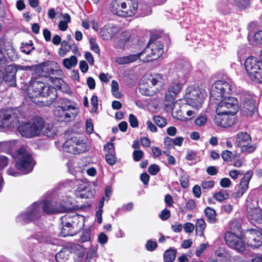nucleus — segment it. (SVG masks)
Instances as JSON below:
<instances>
[{
    "mask_svg": "<svg viewBox=\"0 0 262 262\" xmlns=\"http://www.w3.org/2000/svg\"><path fill=\"white\" fill-rule=\"evenodd\" d=\"M251 138L247 133L241 132L236 136V144L240 148L247 143H251Z\"/></svg>",
    "mask_w": 262,
    "mask_h": 262,
    "instance_id": "obj_25",
    "label": "nucleus"
},
{
    "mask_svg": "<svg viewBox=\"0 0 262 262\" xmlns=\"http://www.w3.org/2000/svg\"><path fill=\"white\" fill-rule=\"evenodd\" d=\"M129 122L130 125L133 127H137L138 126V121L137 117L133 114H130L129 116Z\"/></svg>",
    "mask_w": 262,
    "mask_h": 262,
    "instance_id": "obj_49",
    "label": "nucleus"
},
{
    "mask_svg": "<svg viewBox=\"0 0 262 262\" xmlns=\"http://www.w3.org/2000/svg\"><path fill=\"white\" fill-rule=\"evenodd\" d=\"M245 67L249 79L258 84L262 83V61L250 56L245 61Z\"/></svg>",
    "mask_w": 262,
    "mask_h": 262,
    "instance_id": "obj_7",
    "label": "nucleus"
},
{
    "mask_svg": "<svg viewBox=\"0 0 262 262\" xmlns=\"http://www.w3.org/2000/svg\"><path fill=\"white\" fill-rule=\"evenodd\" d=\"M157 247V244L155 241L149 240L146 244V248L147 250L152 251Z\"/></svg>",
    "mask_w": 262,
    "mask_h": 262,
    "instance_id": "obj_53",
    "label": "nucleus"
},
{
    "mask_svg": "<svg viewBox=\"0 0 262 262\" xmlns=\"http://www.w3.org/2000/svg\"><path fill=\"white\" fill-rule=\"evenodd\" d=\"M208 245L207 244H202L196 249L195 251L196 256L199 257L207 248Z\"/></svg>",
    "mask_w": 262,
    "mask_h": 262,
    "instance_id": "obj_50",
    "label": "nucleus"
},
{
    "mask_svg": "<svg viewBox=\"0 0 262 262\" xmlns=\"http://www.w3.org/2000/svg\"><path fill=\"white\" fill-rule=\"evenodd\" d=\"M63 148L67 152L77 154L86 151L88 147L83 140L76 137L68 139L63 145Z\"/></svg>",
    "mask_w": 262,
    "mask_h": 262,
    "instance_id": "obj_11",
    "label": "nucleus"
},
{
    "mask_svg": "<svg viewBox=\"0 0 262 262\" xmlns=\"http://www.w3.org/2000/svg\"><path fill=\"white\" fill-rule=\"evenodd\" d=\"M182 82L179 80H175L170 83L168 91L171 96H176L180 92L182 88Z\"/></svg>",
    "mask_w": 262,
    "mask_h": 262,
    "instance_id": "obj_26",
    "label": "nucleus"
},
{
    "mask_svg": "<svg viewBox=\"0 0 262 262\" xmlns=\"http://www.w3.org/2000/svg\"><path fill=\"white\" fill-rule=\"evenodd\" d=\"M154 46H151V49L147 45L145 49L136 54H132L128 56L118 57L116 59V62L120 64H128L134 62L142 57L141 60L144 62H148L152 60L157 59L155 57L152 50L154 49Z\"/></svg>",
    "mask_w": 262,
    "mask_h": 262,
    "instance_id": "obj_9",
    "label": "nucleus"
},
{
    "mask_svg": "<svg viewBox=\"0 0 262 262\" xmlns=\"http://www.w3.org/2000/svg\"><path fill=\"white\" fill-rule=\"evenodd\" d=\"M204 212L209 223L214 224L217 222L216 213L214 209L207 207L205 209Z\"/></svg>",
    "mask_w": 262,
    "mask_h": 262,
    "instance_id": "obj_28",
    "label": "nucleus"
},
{
    "mask_svg": "<svg viewBox=\"0 0 262 262\" xmlns=\"http://www.w3.org/2000/svg\"><path fill=\"white\" fill-rule=\"evenodd\" d=\"M204 98V93L198 87L190 86L185 91V99L187 104L196 110L202 106Z\"/></svg>",
    "mask_w": 262,
    "mask_h": 262,
    "instance_id": "obj_10",
    "label": "nucleus"
},
{
    "mask_svg": "<svg viewBox=\"0 0 262 262\" xmlns=\"http://www.w3.org/2000/svg\"><path fill=\"white\" fill-rule=\"evenodd\" d=\"M256 148L255 144L247 143L241 147V151L243 153L250 154L254 151Z\"/></svg>",
    "mask_w": 262,
    "mask_h": 262,
    "instance_id": "obj_37",
    "label": "nucleus"
},
{
    "mask_svg": "<svg viewBox=\"0 0 262 262\" xmlns=\"http://www.w3.org/2000/svg\"><path fill=\"white\" fill-rule=\"evenodd\" d=\"M44 126L43 121L39 118H35L31 122L20 124L18 130L23 137L31 138L39 136Z\"/></svg>",
    "mask_w": 262,
    "mask_h": 262,
    "instance_id": "obj_8",
    "label": "nucleus"
},
{
    "mask_svg": "<svg viewBox=\"0 0 262 262\" xmlns=\"http://www.w3.org/2000/svg\"><path fill=\"white\" fill-rule=\"evenodd\" d=\"M214 182L213 181H204L202 183L203 189L208 190L214 186Z\"/></svg>",
    "mask_w": 262,
    "mask_h": 262,
    "instance_id": "obj_57",
    "label": "nucleus"
},
{
    "mask_svg": "<svg viewBox=\"0 0 262 262\" xmlns=\"http://www.w3.org/2000/svg\"><path fill=\"white\" fill-rule=\"evenodd\" d=\"M160 218L162 220H166L168 219L170 216V211L167 209H164L161 212L160 215Z\"/></svg>",
    "mask_w": 262,
    "mask_h": 262,
    "instance_id": "obj_60",
    "label": "nucleus"
},
{
    "mask_svg": "<svg viewBox=\"0 0 262 262\" xmlns=\"http://www.w3.org/2000/svg\"><path fill=\"white\" fill-rule=\"evenodd\" d=\"M126 0H112L110 4V11L114 14L121 16Z\"/></svg>",
    "mask_w": 262,
    "mask_h": 262,
    "instance_id": "obj_22",
    "label": "nucleus"
},
{
    "mask_svg": "<svg viewBox=\"0 0 262 262\" xmlns=\"http://www.w3.org/2000/svg\"><path fill=\"white\" fill-rule=\"evenodd\" d=\"M183 228L186 233H191L193 231L194 226L192 223L188 222L184 224Z\"/></svg>",
    "mask_w": 262,
    "mask_h": 262,
    "instance_id": "obj_58",
    "label": "nucleus"
},
{
    "mask_svg": "<svg viewBox=\"0 0 262 262\" xmlns=\"http://www.w3.org/2000/svg\"><path fill=\"white\" fill-rule=\"evenodd\" d=\"M195 207V202L192 199L189 200L186 203V207L189 210H193Z\"/></svg>",
    "mask_w": 262,
    "mask_h": 262,
    "instance_id": "obj_64",
    "label": "nucleus"
},
{
    "mask_svg": "<svg viewBox=\"0 0 262 262\" xmlns=\"http://www.w3.org/2000/svg\"><path fill=\"white\" fill-rule=\"evenodd\" d=\"M233 86L230 80H221L215 81L211 86L210 97L214 100H221L216 111L220 113H230L232 116L238 110V102L236 98L228 96Z\"/></svg>",
    "mask_w": 262,
    "mask_h": 262,
    "instance_id": "obj_1",
    "label": "nucleus"
},
{
    "mask_svg": "<svg viewBox=\"0 0 262 262\" xmlns=\"http://www.w3.org/2000/svg\"><path fill=\"white\" fill-rule=\"evenodd\" d=\"M254 40L256 43H262V30L256 32L254 35Z\"/></svg>",
    "mask_w": 262,
    "mask_h": 262,
    "instance_id": "obj_52",
    "label": "nucleus"
},
{
    "mask_svg": "<svg viewBox=\"0 0 262 262\" xmlns=\"http://www.w3.org/2000/svg\"><path fill=\"white\" fill-rule=\"evenodd\" d=\"M41 209L47 214L64 212L67 211L64 206L50 201L34 203L30 206L27 213L21 214L18 216V221L27 223L38 218L40 216Z\"/></svg>",
    "mask_w": 262,
    "mask_h": 262,
    "instance_id": "obj_2",
    "label": "nucleus"
},
{
    "mask_svg": "<svg viewBox=\"0 0 262 262\" xmlns=\"http://www.w3.org/2000/svg\"><path fill=\"white\" fill-rule=\"evenodd\" d=\"M42 71L43 72L46 73L43 76L46 77L49 76L50 81L56 85L58 86V85H60L61 82H63L61 79L63 73L61 70L58 68L54 69L49 66H44L42 68Z\"/></svg>",
    "mask_w": 262,
    "mask_h": 262,
    "instance_id": "obj_15",
    "label": "nucleus"
},
{
    "mask_svg": "<svg viewBox=\"0 0 262 262\" xmlns=\"http://www.w3.org/2000/svg\"><path fill=\"white\" fill-rule=\"evenodd\" d=\"M92 111L96 112L98 108V98L96 95H93L91 100Z\"/></svg>",
    "mask_w": 262,
    "mask_h": 262,
    "instance_id": "obj_51",
    "label": "nucleus"
},
{
    "mask_svg": "<svg viewBox=\"0 0 262 262\" xmlns=\"http://www.w3.org/2000/svg\"><path fill=\"white\" fill-rule=\"evenodd\" d=\"M220 184L223 188H227L231 185V181L229 178H224L221 180Z\"/></svg>",
    "mask_w": 262,
    "mask_h": 262,
    "instance_id": "obj_55",
    "label": "nucleus"
},
{
    "mask_svg": "<svg viewBox=\"0 0 262 262\" xmlns=\"http://www.w3.org/2000/svg\"><path fill=\"white\" fill-rule=\"evenodd\" d=\"M252 171H248L246 172L239 183L237 191L233 194L234 198L237 199L242 197L244 193L248 190L249 183L252 178Z\"/></svg>",
    "mask_w": 262,
    "mask_h": 262,
    "instance_id": "obj_18",
    "label": "nucleus"
},
{
    "mask_svg": "<svg viewBox=\"0 0 262 262\" xmlns=\"http://www.w3.org/2000/svg\"><path fill=\"white\" fill-rule=\"evenodd\" d=\"M226 244L238 252H242L245 249V245L242 239L230 232H227L224 235Z\"/></svg>",
    "mask_w": 262,
    "mask_h": 262,
    "instance_id": "obj_13",
    "label": "nucleus"
},
{
    "mask_svg": "<svg viewBox=\"0 0 262 262\" xmlns=\"http://www.w3.org/2000/svg\"><path fill=\"white\" fill-rule=\"evenodd\" d=\"M163 83L164 79L162 75H149L143 77L139 89L141 93L149 95L150 91L153 93L159 92L162 89Z\"/></svg>",
    "mask_w": 262,
    "mask_h": 262,
    "instance_id": "obj_6",
    "label": "nucleus"
},
{
    "mask_svg": "<svg viewBox=\"0 0 262 262\" xmlns=\"http://www.w3.org/2000/svg\"><path fill=\"white\" fill-rule=\"evenodd\" d=\"M28 94L32 99L39 97H50V100L53 102L56 97V91L53 86L36 81L29 86Z\"/></svg>",
    "mask_w": 262,
    "mask_h": 262,
    "instance_id": "obj_4",
    "label": "nucleus"
},
{
    "mask_svg": "<svg viewBox=\"0 0 262 262\" xmlns=\"http://www.w3.org/2000/svg\"><path fill=\"white\" fill-rule=\"evenodd\" d=\"M192 192H193L194 195L196 198H200V196L201 195V187L199 185H195L193 187Z\"/></svg>",
    "mask_w": 262,
    "mask_h": 262,
    "instance_id": "obj_63",
    "label": "nucleus"
},
{
    "mask_svg": "<svg viewBox=\"0 0 262 262\" xmlns=\"http://www.w3.org/2000/svg\"><path fill=\"white\" fill-rule=\"evenodd\" d=\"M177 250L174 249L167 250L164 254L165 262H173L176 258Z\"/></svg>",
    "mask_w": 262,
    "mask_h": 262,
    "instance_id": "obj_32",
    "label": "nucleus"
},
{
    "mask_svg": "<svg viewBox=\"0 0 262 262\" xmlns=\"http://www.w3.org/2000/svg\"><path fill=\"white\" fill-rule=\"evenodd\" d=\"M89 42L91 45V50L96 53H99L100 52V50L96 40L94 38H91L89 40Z\"/></svg>",
    "mask_w": 262,
    "mask_h": 262,
    "instance_id": "obj_48",
    "label": "nucleus"
},
{
    "mask_svg": "<svg viewBox=\"0 0 262 262\" xmlns=\"http://www.w3.org/2000/svg\"><path fill=\"white\" fill-rule=\"evenodd\" d=\"M222 157L225 162H231L233 160H235L237 158V154H233L231 151L225 150L222 152Z\"/></svg>",
    "mask_w": 262,
    "mask_h": 262,
    "instance_id": "obj_36",
    "label": "nucleus"
},
{
    "mask_svg": "<svg viewBox=\"0 0 262 262\" xmlns=\"http://www.w3.org/2000/svg\"><path fill=\"white\" fill-rule=\"evenodd\" d=\"M206 224L203 219H198L195 224L196 234L200 237L204 236V231L206 228Z\"/></svg>",
    "mask_w": 262,
    "mask_h": 262,
    "instance_id": "obj_30",
    "label": "nucleus"
},
{
    "mask_svg": "<svg viewBox=\"0 0 262 262\" xmlns=\"http://www.w3.org/2000/svg\"><path fill=\"white\" fill-rule=\"evenodd\" d=\"M71 219V215L70 214H67L62 217H61V221L62 225V229L61 232V235L62 236H72L75 233L72 230L74 229L71 224V222L70 221H67Z\"/></svg>",
    "mask_w": 262,
    "mask_h": 262,
    "instance_id": "obj_19",
    "label": "nucleus"
},
{
    "mask_svg": "<svg viewBox=\"0 0 262 262\" xmlns=\"http://www.w3.org/2000/svg\"><path fill=\"white\" fill-rule=\"evenodd\" d=\"M14 158L16 167L24 173H28L33 169L35 162L28 147L21 146L15 152Z\"/></svg>",
    "mask_w": 262,
    "mask_h": 262,
    "instance_id": "obj_5",
    "label": "nucleus"
},
{
    "mask_svg": "<svg viewBox=\"0 0 262 262\" xmlns=\"http://www.w3.org/2000/svg\"><path fill=\"white\" fill-rule=\"evenodd\" d=\"M216 115L215 116L214 121L218 126L223 127L231 126L234 124L233 116L230 113H220L216 111Z\"/></svg>",
    "mask_w": 262,
    "mask_h": 262,
    "instance_id": "obj_17",
    "label": "nucleus"
},
{
    "mask_svg": "<svg viewBox=\"0 0 262 262\" xmlns=\"http://www.w3.org/2000/svg\"><path fill=\"white\" fill-rule=\"evenodd\" d=\"M105 159L106 162L110 165H113L116 163V158L115 157V155L113 152H110L106 154L105 156Z\"/></svg>",
    "mask_w": 262,
    "mask_h": 262,
    "instance_id": "obj_45",
    "label": "nucleus"
},
{
    "mask_svg": "<svg viewBox=\"0 0 262 262\" xmlns=\"http://www.w3.org/2000/svg\"><path fill=\"white\" fill-rule=\"evenodd\" d=\"M144 153L141 150H135L133 153V159L135 161L138 162L143 157Z\"/></svg>",
    "mask_w": 262,
    "mask_h": 262,
    "instance_id": "obj_47",
    "label": "nucleus"
},
{
    "mask_svg": "<svg viewBox=\"0 0 262 262\" xmlns=\"http://www.w3.org/2000/svg\"><path fill=\"white\" fill-rule=\"evenodd\" d=\"M126 6L124 7L121 17H131L137 12L138 3L136 0H126Z\"/></svg>",
    "mask_w": 262,
    "mask_h": 262,
    "instance_id": "obj_21",
    "label": "nucleus"
},
{
    "mask_svg": "<svg viewBox=\"0 0 262 262\" xmlns=\"http://www.w3.org/2000/svg\"><path fill=\"white\" fill-rule=\"evenodd\" d=\"M188 73L189 68L188 65L186 64L182 67L179 66L177 67L173 76L175 78L178 79V80L182 82L187 77Z\"/></svg>",
    "mask_w": 262,
    "mask_h": 262,
    "instance_id": "obj_24",
    "label": "nucleus"
},
{
    "mask_svg": "<svg viewBox=\"0 0 262 262\" xmlns=\"http://www.w3.org/2000/svg\"><path fill=\"white\" fill-rule=\"evenodd\" d=\"M112 92L113 95L117 98L121 97V94L119 92V84L118 83L115 81H112Z\"/></svg>",
    "mask_w": 262,
    "mask_h": 262,
    "instance_id": "obj_42",
    "label": "nucleus"
},
{
    "mask_svg": "<svg viewBox=\"0 0 262 262\" xmlns=\"http://www.w3.org/2000/svg\"><path fill=\"white\" fill-rule=\"evenodd\" d=\"M69 251L64 249L60 251L56 254L55 257L58 262H64V260L68 259Z\"/></svg>",
    "mask_w": 262,
    "mask_h": 262,
    "instance_id": "obj_41",
    "label": "nucleus"
},
{
    "mask_svg": "<svg viewBox=\"0 0 262 262\" xmlns=\"http://www.w3.org/2000/svg\"><path fill=\"white\" fill-rule=\"evenodd\" d=\"M91 238L90 232L88 231H85L82 232L80 240L82 242L89 241Z\"/></svg>",
    "mask_w": 262,
    "mask_h": 262,
    "instance_id": "obj_61",
    "label": "nucleus"
},
{
    "mask_svg": "<svg viewBox=\"0 0 262 262\" xmlns=\"http://www.w3.org/2000/svg\"><path fill=\"white\" fill-rule=\"evenodd\" d=\"M6 70L7 72L10 71V74L4 77V79L5 81H10L12 82L14 81L15 70L13 67L12 66H9L7 67Z\"/></svg>",
    "mask_w": 262,
    "mask_h": 262,
    "instance_id": "obj_40",
    "label": "nucleus"
},
{
    "mask_svg": "<svg viewBox=\"0 0 262 262\" xmlns=\"http://www.w3.org/2000/svg\"><path fill=\"white\" fill-rule=\"evenodd\" d=\"M71 49V46L68 43V41L63 40L61 42L60 48L59 49L58 54L61 56H64L67 53H68Z\"/></svg>",
    "mask_w": 262,
    "mask_h": 262,
    "instance_id": "obj_33",
    "label": "nucleus"
},
{
    "mask_svg": "<svg viewBox=\"0 0 262 262\" xmlns=\"http://www.w3.org/2000/svg\"><path fill=\"white\" fill-rule=\"evenodd\" d=\"M98 240L101 245H104L107 243L108 237L104 233H101L98 236Z\"/></svg>",
    "mask_w": 262,
    "mask_h": 262,
    "instance_id": "obj_62",
    "label": "nucleus"
},
{
    "mask_svg": "<svg viewBox=\"0 0 262 262\" xmlns=\"http://www.w3.org/2000/svg\"><path fill=\"white\" fill-rule=\"evenodd\" d=\"M8 163V159L6 156L0 155V169L4 168Z\"/></svg>",
    "mask_w": 262,
    "mask_h": 262,
    "instance_id": "obj_56",
    "label": "nucleus"
},
{
    "mask_svg": "<svg viewBox=\"0 0 262 262\" xmlns=\"http://www.w3.org/2000/svg\"><path fill=\"white\" fill-rule=\"evenodd\" d=\"M242 111L246 116H252L257 112V105L253 96L245 95L242 98Z\"/></svg>",
    "mask_w": 262,
    "mask_h": 262,
    "instance_id": "obj_14",
    "label": "nucleus"
},
{
    "mask_svg": "<svg viewBox=\"0 0 262 262\" xmlns=\"http://www.w3.org/2000/svg\"><path fill=\"white\" fill-rule=\"evenodd\" d=\"M70 215H71V219L67 220V221H71L72 226L74 229L78 226L80 222H82L83 221V216H82L78 214H75L73 215H71V214Z\"/></svg>",
    "mask_w": 262,
    "mask_h": 262,
    "instance_id": "obj_38",
    "label": "nucleus"
},
{
    "mask_svg": "<svg viewBox=\"0 0 262 262\" xmlns=\"http://www.w3.org/2000/svg\"><path fill=\"white\" fill-rule=\"evenodd\" d=\"M119 32V28L114 26L107 25L101 30L100 35L104 40H110Z\"/></svg>",
    "mask_w": 262,
    "mask_h": 262,
    "instance_id": "obj_20",
    "label": "nucleus"
},
{
    "mask_svg": "<svg viewBox=\"0 0 262 262\" xmlns=\"http://www.w3.org/2000/svg\"><path fill=\"white\" fill-rule=\"evenodd\" d=\"M18 123V118L11 109L0 110V127L12 128Z\"/></svg>",
    "mask_w": 262,
    "mask_h": 262,
    "instance_id": "obj_12",
    "label": "nucleus"
},
{
    "mask_svg": "<svg viewBox=\"0 0 262 262\" xmlns=\"http://www.w3.org/2000/svg\"><path fill=\"white\" fill-rule=\"evenodd\" d=\"M235 5L239 9L247 8L249 4V0H233Z\"/></svg>",
    "mask_w": 262,
    "mask_h": 262,
    "instance_id": "obj_46",
    "label": "nucleus"
},
{
    "mask_svg": "<svg viewBox=\"0 0 262 262\" xmlns=\"http://www.w3.org/2000/svg\"><path fill=\"white\" fill-rule=\"evenodd\" d=\"M58 104L55 115L59 121L69 122L76 118L79 111L75 103L68 99H61Z\"/></svg>",
    "mask_w": 262,
    "mask_h": 262,
    "instance_id": "obj_3",
    "label": "nucleus"
},
{
    "mask_svg": "<svg viewBox=\"0 0 262 262\" xmlns=\"http://www.w3.org/2000/svg\"><path fill=\"white\" fill-rule=\"evenodd\" d=\"M248 218L253 224L262 223V210L255 208L248 211Z\"/></svg>",
    "mask_w": 262,
    "mask_h": 262,
    "instance_id": "obj_23",
    "label": "nucleus"
},
{
    "mask_svg": "<svg viewBox=\"0 0 262 262\" xmlns=\"http://www.w3.org/2000/svg\"><path fill=\"white\" fill-rule=\"evenodd\" d=\"M153 120H154V122L158 126H159L160 127H164L167 124L166 119L163 117L159 116H154L153 117Z\"/></svg>",
    "mask_w": 262,
    "mask_h": 262,
    "instance_id": "obj_43",
    "label": "nucleus"
},
{
    "mask_svg": "<svg viewBox=\"0 0 262 262\" xmlns=\"http://www.w3.org/2000/svg\"><path fill=\"white\" fill-rule=\"evenodd\" d=\"M43 128L44 129L42 131V133L48 137L52 138L56 134V129L51 123L44 124Z\"/></svg>",
    "mask_w": 262,
    "mask_h": 262,
    "instance_id": "obj_31",
    "label": "nucleus"
},
{
    "mask_svg": "<svg viewBox=\"0 0 262 262\" xmlns=\"http://www.w3.org/2000/svg\"><path fill=\"white\" fill-rule=\"evenodd\" d=\"M148 47L151 49V46H154V49L152 50V52H154V54L155 57H159L163 53V45L159 41H149L147 45Z\"/></svg>",
    "mask_w": 262,
    "mask_h": 262,
    "instance_id": "obj_27",
    "label": "nucleus"
},
{
    "mask_svg": "<svg viewBox=\"0 0 262 262\" xmlns=\"http://www.w3.org/2000/svg\"><path fill=\"white\" fill-rule=\"evenodd\" d=\"M207 122V117L206 116H200L198 117L194 121V123L198 126H204Z\"/></svg>",
    "mask_w": 262,
    "mask_h": 262,
    "instance_id": "obj_44",
    "label": "nucleus"
},
{
    "mask_svg": "<svg viewBox=\"0 0 262 262\" xmlns=\"http://www.w3.org/2000/svg\"><path fill=\"white\" fill-rule=\"evenodd\" d=\"M77 63V58L75 56H72L70 58H65L63 60L64 66L68 69L75 67Z\"/></svg>",
    "mask_w": 262,
    "mask_h": 262,
    "instance_id": "obj_34",
    "label": "nucleus"
},
{
    "mask_svg": "<svg viewBox=\"0 0 262 262\" xmlns=\"http://www.w3.org/2000/svg\"><path fill=\"white\" fill-rule=\"evenodd\" d=\"M159 170V166L156 164L151 165L148 169L149 173L152 175H156Z\"/></svg>",
    "mask_w": 262,
    "mask_h": 262,
    "instance_id": "obj_59",
    "label": "nucleus"
},
{
    "mask_svg": "<svg viewBox=\"0 0 262 262\" xmlns=\"http://www.w3.org/2000/svg\"><path fill=\"white\" fill-rule=\"evenodd\" d=\"M180 183L182 187L187 188L189 186L188 178L186 175L182 176L180 179Z\"/></svg>",
    "mask_w": 262,
    "mask_h": 262,
    "instance_id": "obj_54",
    "label": "nucleus"
},
{
    "mask_svg": "<svg viewBox=\"0 0 262 262\" xmlns=\"http://www.w3.org/2000/svg\"><path fill=\"white\" fill-rule=\"evenodd\" d=\"M246 239L248 246L256 248L262 244V234L255 229H251L246 234Z\"/></svg>",
    "mask_w": 262,
    "mask_h": 262,
    "instance_id": "obj_16",
    "label": "nucleus"
},
{
    "mask_svg": "<svg viewBox=\"0 0 262 262\" xmlns=\"http://www.w3.org/2000/svg\"><path fill=\"white\" fill-rule=\"evenodd\" d=\"M7 55L11 60H16L18 58V55L16 50L12 46L7 48Z\"/></svg>",
    "mask_w": 262,
    "mask_h": 262,
    "instance_id": "obj_39",
    "label": "nucleus"
},
{
    "mask_svg": "<svg viewBox=\"0 0 262 262\" xmlns=\"http://www.w3.org/2000/svg\"><path fill=\"white\" fill-rule=\"evenodd\" d=\"M215 255L219 260L225 261L230 258L229 253L224 248H219L215 251Z\"/></svg>",
    "mask_w": 262,
    "mask_h": 262,
    "instance_id": "obj_29",
    "label": "nucleus"
},
{
    "mask_svg": "<svg viewBox=\"0 0 262 262\" xmlns=\"http://www.w3.org/2000/svg\"><path fill=\"white\" fill-rule=\"evenodd\" d=\"M229 193L227 190H221L219 192L213 194L214 198L219 202H222L228 199Z\"/></svg>",
    "mask_w": 262,
    "mask_h": 262,
    "instance_id": "obj_35",
    "label": "nucleus"
}]
</instances>
